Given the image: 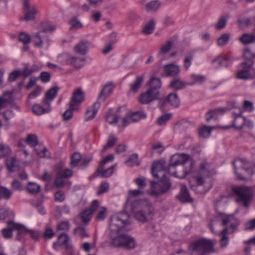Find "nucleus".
Listing matches in <instances>:
<instances>
[{
	"instance_id": "obj_1",
	"label": "nucleus",
	"mask_w": 255,
	"mask_h": 255,
	"mask_svg": "<svg viewBox=\"0 0 255 255\" xmlns=\"http://www.w3.org/2000/svg\"><path fill=\"white\" fill-rule=\"evenodd\" d=\"M129 210L135 219L142 223L151 221L155 215L153 207L147 200L134 201Z\"/></svg>"
},
{
	"instance_id": "obj_2",
	"label": "nucleus",
	"mask_w": 255,
	"mask_h": 255,
	"mask_svg": "<svg viewBox=\"0 0 255 255\" xmlns=\"http://www.w3.org/2000/svg\"><path fill=\"white\" fill-rule=\"evenodd\" d=\"M215 242L206 239H201L191 243L188 246L190 255H209L214 252Z\"/></svg>"
},
{
	"instance_id": "obj_3",
	"label": "nucleus",
	"mask_w": 255,
	"mask_h": 255,
	"mask_svg": "<svg viewBox=\"0 0 255 255\" xmlns=\"http://www.w3.org/2000/svg\"><path fill=\"white\" fill-rule=\"evenodd\" d=\"M129 216L126 212H121L112 215L111 217L110 228L114 232L129 231Z\"/></svg>"
},
{
	"instance_id": "obj_4",
	"label": "nucleus",
	"mask_w": 255,
	"mask_h": 255,
	"mask_svg": "<svg viewBox=\"0 0 255 255\" xmlns=\"http://www.w3.org/2000/svg\"><path fill=\"white\" fill-rule=\"evenodd\" d=\"M222 224L226 228L220 233L221 244L225 247L228 244V237L227 236L228 231L232 230L233 232L239 225L240 222L233 214L227 215L223 214L221 216Z\"/></svg>"
},
{
	"instance_id": "obj_5",
	"label": "nucleus",
	"mask_w": 255,
	"mask_h": 255,
	"mask_svg": "<svg viewBox=\"0 0 255 255\" xmlns=\"http://www.w3.org/2000/svg\"><path fill=\"white\" fill-rule=\"evenodd\" d=\"M233 192L237 195V201L248 207L254 195L252 187L247 186L234 187Z\"/></svg>"
},
{
	"instance_id": "obj_6",
	"label": "nucleus",
	"mask_w": 255,
	"mask_h": 255,
	"mask_svg": "<svg viewBox=\"0 0 255 255\" xmlns=\"http://www.w3.org/2000/svg\"><path fill=\"white\" fill-rule=\"evenodd\" d=\"M233 164L235 172L239 180H244L245 178L239 173L238 167H241L249 175H252L254 173L255 164L249 161L246 158H237L233 161Z\"/></svg>"
},
{
	"instance_id": "obj_7",
	"label": "nucleus",
	"mask_w": 255,
	"mask_h": 255,
	"mask_svg": "<svg viewBox=\"0 0 255 255\" xmlns=\"http://www.w3.org/2000/svg\"><path fill=\"white\" fill-rule=\"evenodd\" d=\"M245 58L246 61L242 63L243 69L237 73V76L239 79L243 80L254 79L255 78V68L253 66L255 58Z\"/></svg>"
},
{
	"instance_id": "obj_8",
	"label": "nucleus",
	"mask_w": 255,
	"mask_h": 255,
	"mask_svg": "<svg viewBox=\"0 0 255 255\" xmlns=\"http://www.w3.org/2000/svg\"><path fill=\"white\" fill-rule=\"evenodd\" d=\"M111 244L115 247H121L127 250L133 249L136 246L134 239L126 234L119 235L113 238Z\"/></svg>"
},
{
	"instance_id": "obj_9",
	"label": "nucleus",
	"mask_w": 255,
	"mask_h": 255,
	"mask_svg": "<svg viewBox=\"0 0 255 255\" xmlns=\"http://www.w3.org/2000/svg\"><path fill=\"white\" fill-rule=\"evenodd\" d=\"M14 230H17V236L16 239L20 241L22 239V236L26 231V228L19 224L14 223L13 221H9L7 222V228L2 230L1 232L4 238H10L12 236V231Z\"/></svg>"
},
{
	"instance_id": "obj_10",
	"label": "nucleus",
	"mask_w": 255,
	"mask_h": 255,
	"mask_svg": "<svg viewBox=\"0 0 255 255\" xmlns=\"http://www.w3.org/2000/svg\"><path fill=\"white\" fill-rule=\"evenodd\" d=\"M158 182H151V189L149 194L151 196H158L169 189L171 184L167 177L160 178Z\"/></svg>"
},
{
	"instance_id": "obj_11",
	"label": "nucleus",
	"mask_w": 255,
	"mask_h": 255,
	"mask_svg": "<svg viewBox=\"0 0 255 255\" xmlns=\"http://www.w3.org/2000/svg\"><path fill=\"white\" fill-rule=\"evenodd\" d=\"M23 12L24 16L20 17V20L29 21L35 19L36 15L38 13L37 7L34 5H31L29 0H23Z\"/></svg>"
},
{
	"instance_id": "obj_12",
	"label": "nucleus",
	"mask_w": 255,
	"mask_h": 255,
	"mask_svg": "<svg viewBox=\"0 0 255 255\" xmlns=\"http://www.w3.org/2000/svg\"><path fill=\"white\" fill-rule=\"evenodd\" d=\"M195 165V162H190V164L188 165L175 166L171 169V171H170V168H168V173L173 175L175 177L183 179L191 172Z\"/></svg>"
},
{
	"instance_id": "obj_13",
	"label": "nucleus",
	"mask_w": 255,
	"mask_h": 255,
	"mask_svg": "<svg viewBox=\"0 0 255 255\" xmlns=\"http://www.w3.org/2000/svg\"><path fill=\"white\" fill-rule=\"evenodd\" d=\"M190 162H195L189 156L186 154H175L173 155L170 161L168 168H170V171L173 167L181 165H188L190 164Z\"/></svg>"
},
{
	"instance_id": "obj_14",
	"label": "nucleus",
	"mask_w": 255,
	"mask_h": 255,
	"mask_svg": "<svg viewBox=\"0 0 255 255\" xmlns=\"http://www.w3.org/2000/svg\"><path fill=\"white\" fill-rule=\"evenodd\" d=\"M152 173L154 177H167L166 175L168 173V168H166L165 162L163 160H160L153 162L152 167Z\"/></svg>"
},
{
	"instance_id": "obj_15",
	"label": "nucleus",
	"mask_w": 255,
	"mask_h": 255,
	"mask_svg": "<svg viewBox=\"0 0 255 255\" xmlns=\"http://www.w3.org/2000/svg\"><path fill=\"white\" fill-rule=\"evenodd\" d=\"M32 38L36 47L41 48L45 45L46 47H48L50 44L49 37L44 31H40L35 33L33 34Z\"/></svg>"
},
{
	"instance_id": "obj_16",
	"label": "nucleus",
	"mask_w": 255,
	"mask_h": 255,
	"mask_svg": "<svg viewBox=\"0 0 255 255\" xmlns=\"http://www.w3.org/2000/svg\"><path fill=\"white\" fill-rule=\"evenodd\" d=\"M84 100V94L83 90L78 88L74 90L69 103V106L73 110H78L79 106Z\"/></svg>"
},
{
	"instance_id": "obj_17",
	"label": "nucleus",
	"mask_w": 255,
	"mask_h": 255,
	"mask_svg": "<svg viewBox=\"0 0 255 255\" xmlns=\"http://www.w3.org/2000/svg\"><path fill=\"white\" fill-rule=\"evenodd\" d=\"M160 92L159 91L148 89L145 92L141 94L139 101L142 104H147L158 99Z\"/></svg>"
},
{
	"instance_id": "obj_18",
	"label": "nucleus",
	"mask_w": 255,
	"mask_h": 255,
	"mask_svg": "<svg viewBox=\"0 0 255 255\" xmlns=\"http://www.w3.org/2000/svg\"><path fill=\"white\" fill-rule=\"evenodd\" d=\"M210 171L209 165L207 163H202L198 171V175L196 177L197 184L202 185L204 182V178L209 177Z\"/></svg>"
},
{
	"instance_id": "obj_19",
	"label": "nucleus",
	"mask_w": 255,
	"mask_h": 255,
	"mask_svg": "<svg viewBox=\"0 0 255 255\" xmlns=\"http://www.w3.org/2000/svg\"><path fill=\"white\" fill-rule=\"evenodd\" d=\"M246 123V118L242 116V112L237 115L235 117V119L233 121L232 126H228L227 127H222L220 128L224 129H228L231 128H234L236 129L240 130L242 129L245 126Z\"/></svg>"
},
{
	"instance_id": "obj_20",
	"label": "nucleus",
	"mask_w": 255,
	"mask_h": 255,
	"mask_svg": "<svg viewBox=\"0 0 255 255\" xmlns=\"http://www.w3.org/2000/svg\"><path fill=\"white\" fill-rule=\"evenodd\" d=\"M64 246L65 249L68 246H72L71 240L67 234H61L58 237V242L53 244V248L56 250H58L59 247Z\"/></svg>"
},
{
	"instance_id": "obj_21",
	"label": "nucleus",
	"mask_w": 255,
	"mask_h": 255,
	"mask_svg": "<svg viewBox=\"0 0 255 255\" xmlns=\"http://www.w3.org/2000/svg\"><path fill=\"white\" fill-rule=\"evenodd\" d=\"M59 89V88L56 86L51 87L46 92L42 101L44 105L50 106L51 101L55 98Z\"/></svg>"
},
{
	"instance_id": "obj_22",
	"label": "nucleus",
	"mask_w": 255,
	"mask_h": 255,
	"mask_svg": "<svg viewBox=\"0 0 255 255\" xmlns=\"http://www.w3.org/2000/svg\"><path fill=\"white\" fill-rule=\"evenodd\" d=\"M143 192L140 189L130 190L128 193V198L125 206V209L128 210L130 208V205L133 204L135 201H133V199L142 195Z\"/></svg>"
},
{
	"instance_id": "obj_23",
	"label": "nucleus",
	"mask_w": 255,
	"mask_h": 255,
	"mask_svg": "<svg viewBox=\"0 0 255 255\" xmlns=\"http://www.w3.org/2000/svg\"><path fill=\"white\" fill-rule=\"evenodd\" d=\"M100 107V102L99 101H97L92 107L88 108L85 114V121H89L94 119L97 114Z\"/></svg>"
},
{
	"instance_id": "obj_24",
	"label": "nucleus",
	"mask_w": 255,
	"mask_h": 255,
	"mask_svg": "<svg viewBox=\"0 0 255 255\" xmlns=\"http://www.w3.org/2000/svg\"><path fill=\"white\" fill-rule=\"evenodd\" d=\"M177 198L182 202H192V198L190 197L188 190L186 186L184 185L181 186L180 192Z\"/></svg>"
},
{
	"instance_id": "obj_25",
	"label": "nucleus",
	"mask_w": 255,
	"mask_h": 255,
	"mask_svg": "<svg viewBox=\"0 0 255 255\" xmlns=\"http://www.w3.org/2000/svg\"><path fill=\"white\" fill-rule=\"evenodd\" d=\"M180 71V67L173 63L167 64L164 67V72L167 76H175L179 73Z\"/></svg>"
},
{
	"instance_id": "obj_26",
	"label": "nucleus",
	"mask_w": 255,
	"mask_h": 255,
	"mask_svg": "<svg viewBox=\"0 0 255 255\" xmlns=\"http://www.w3.org/2000/svg\"><path fill=\"white\" fill-rule=\"evenodd\" d=\"M116 167L117 165L114 164L109 168L105 169L104 166L102 167L100 166V168L97 169L96 174L97 176H100L104 178L110 177L114 172Z\"/></svg>"
},
{
	"instance_id": "obj_27",
	"label": "nucleus",
	"mask_w": 255,
	"mask_h": 255,
	"mask_svg": "<svg viewBox=\"0 0 255 255\" xmlns=\"http://www.w3.org/2000/svg\"><path fill=\"white\" fill-rule=\"evenodd\" d=\"M145 77V74L136 77L135 80L130 84V91L132 92H137L141 87Z\"/></svg>"
},
{
	"instance_id": "obj_28",
	"label": "nucleus",
	"mask_w": 255,
	"mask_h": 255,
	"mask_svg": "<svg viewBox=\"0 0 255 255\" xmlns=\"http://www.w3.org/2000/svg\"><path fill=\"white\" fill-rule=\"evenodd\" d=\"M113 90V86L112 84H107L106 85L102 90L101 91L99 96L98 97V101L99 102L100 101H104L108 95L110 94Z\"/></svg>"
},
{
	"instance_id": "obj_29",
	"label": "nucleus",
	"mask_w": 255,
	"mask_h": 255,
	"mask_svg": "<svg viewBox=\"0 0 255 255\" xmlns=\"http://www.w3.org/2000/svg\"><path fill=\"white\" fill-rule=\"evenodd\" d=\"M229 17L230 15L229 14L222 15L215 24V28L218 30L224 29L226 26Z\"/></svg>"
},
{
	"instance_id": "obj_30",
	"label": "nucleus",
	"mask_w": 255,
	"mask_h": 255,
	"mask_svg": "<svg viewBox=\"0 0 255 255\" xmlns=\"http://www.w3.org/2000/svg\"><path fill=\"white\" fill-rule=\"evenodd\" d=\"M160 6V2L158 0H153L146 3L144 8L148 12H154L156 11Z\"/></svg>"
},
{
	"instance_id": "obj_31",
	"label": "nucleus",
	"mask_w": 255,
	"mask_h": 255,
	"mask_svg": "<svg viewBox=\"0 0 255 255\" xmlns=\"http://www.w3.org/2000/svg\"><path fill=\"white\" fill-rule=\"evenodd\" d=\"M66 59L68 63L73 65L77 68L82 67L83 66V64L82 63L85 61V59L84 58H80L79 57H74L70 55H66Z\"/></svg>"
},
{
	"instance_id": "obj_32",
	"label": "nucleus",
	"mask_w": 255,
	"mask_h": 255,
	"mask_svg": "<svg viewBox=\"0 0 255 255\" xmlns=\"http://www.w3.org/2000/svg\"><path fill=\"white\" fill-rule=\"evenodd\" d=\"M88 45V41H82L75 46L74 51L82 55L85 54L87 52Z\"/></svg>"
},
{
	"instance_id": "obj_33",
	"label": "nucleus",
	"mask_w": 255,
	"mask_h": 255,
	"mask_svg": "<svg viewBox=\"0 0 255 255\" xmlns=\"http://www.w3.org/2000/svg\"><path fill=\"white\" fill-rule=\"evenodd\" d=\"M167 102L172 106L174 107H177L180 104V100L177 95L175 93H172L169 94L167 98Z\"/></svg>"
},
{
	"instance_id": "obj_34",
	"label": "nucleus",
	"mask_w": 255,
	"mask_h": 255,
	"mask_svg": "<svg viewBox=\"0 0 255 255\" xmlns=\"http://www.w3.org/2000/svg\"><path fill=\"white\" fill-rule=\"evenodd\" d=\"M239 40L244 44H249L255 42V34L244 33L239 37Z\"/></svg>"
},
{
	"instance_id": "obj_35",
	"label": "nucleus",
	"mask_w": 255,
	"mask_h": 255,
	"mask_svg": "<svg viewBox=\"0 0 255 255\" xmlns=\"http://www.w3.org/2000/svg\"><path fill=\"white\" fill-rule=\"evenodd\" d=\"M186 85H187V83L186 84L180 79H174L170 83V87L175 90L184 88Z\"/></svg>"
},
{
	"instance_id": "obj_36",
	"label": "nucleus",
	"mask_w": 255,
	"mask_h": 255,
	"mask_svg": "<svg viewBox=\"0 0 255 255\" xmlns=\"http://www.w3.org/2000/svg\"><path fill=\"white\" fill-rule=\"evenodd\" d=\"M190 78L192 80V82L187 83V85L191 86L196 84H201L204 82L206 80V77L204 75L191 74Z\"/></svg>"
},
{
	"instance_id": "obj_37",
	"label": "nucleus",
	"mask_w": 255,
	"mask_h": 255,
	"mask_svg": "<svg viewBox=\"0 0 255 255\" xmlns=\"http://www.w3.org/2000/svg\"><path fill=\"white\" fill-rule=\"evenodd\" d=\"M214 129H215V127H208L205 125L199 128V134L200 136L204 138H207L210 135Z\"/></svg>"
},
{
	"instance_id": "obj_38",
	"label": "nucleus",
	"mask_w": 255,
	"mask_h": 255,
	"mask_svg": "<svg viewBox=\"0 0 255 255\" xmlns=\"http://www.w3.org/2000/svg\"><path fill=\"white\" fill-rule=\"evenodd\" d=\"M45 108L42 106L36 104L33 106V112L36 115H41L44 113H49L51 111L50 106H46Z\"/></svg>"
},
{
	"instance_id": "obj_39",
	"label": "nucleus",
	"mask_w": 255,
	"mask_h": 255,
	"mask_svg": "<svg viewBox=\"0 0 255 255\" xmlns=\"http://www.w3.org/2000/svg\"><path fill=\"white\" fill-rule=\"evenodd\" d=\"M193 58L194 54L193 53L189 52L185 55L183 59V68L185 70H188L190 67L192 65Z\"/></svg>"
},
{
	"instance_id": "obj_40",
	"label": "nucleus",
	"mask_w": 255,
	"mask_h": 255,
	"mask_svg": "<svg viewBox=\"0 0 255 255\" xmlns=\"http://www.w3.org/2000/svg\"><path fill=\"white\" fill-rule=\"evenodd\" d=\"M149 89H152L153 90L159 91L161 87V82L159 78L156 77L151 78L149 82Z\"/></svg>"
},
{
	"instance_id": "obj_41",
	"label": "nucleus",
	"mask_w": 255,
	"mask_h": 255,
	"mask_svg": "<svg viewBox=\"0 0 255 255\" xmlns=\"http://www.w3.org/2000/svg\"><path fill=\"white\" fill-rule=\"evenodd\" d=\"M230 39V34L223 33L217 39V45L220 47L225 46L229 43Z\"/></svg>"
},
{
	"instance_id": "obj_42",
	"label": "nucleus",
	"mask_w": 255,
	"mask_h": 255,
	"mask_svg": "<svg viewBox=\"0 0 255 255\" xmlns=\"http://www.w3.org/2000/svg\"><path fill=\"white\" fill-rule=\"evenodd\" d=\"M6 166L8 170L10 172H14L18 169L17 161L13 157H11L7 159Z\"/></svg>"
},
{
	"instance_id": "obj_43",
	"label": "nucleus",
	"mask_w": 255,
	"mask_h": 255,
	"mask_svg": "<svg viewBox=\"0 0 255 255\" xmlns=\"http://www.w3.org/2000/svg\"><path fill=\"white\" fill-rule=\"evenodd\" d=\"M117 141V138L113 134H111L109 135L107 143L106 145H104L103 147L102 151L104 152H105L108 149L114 146V145L115 144V143Z\"/></svg>"
},
{
	"instance_id": "obj_44",
	"label": "nucleus",
	"mask_w": 255,
	"mask_h": 255,
	"mask_svg": "<svg viewBox=\"0 0 255 255\" xmlns=\"http://www.w3.org/2000/svg\"><path fill=\"white\" fill-rule=\"evenodd\" d=\"M173 45V42L171 40H168L166 43L162 45L158 55H164L168 53L171 49Z\"/></svg>"
},
{
	"instance_id": "obj_45",
	"label": "nucleus",
	"mask_w": 255,
	"mask_h": 255,
	"mask_svg": "<svg viewBox=\"0 0 255 255\" xmlns=\"http://www.w3.org/2000/svg\"><path fill=\"white\" fill-rule=\"evenodd\" d=\"M155 22L153 20H151L145 25L143 28L142 32L144 34H150L153 32Z\"/></svg>"
},
{
	"instance_id": "obj_46",
	"label": "nucleus",
	"mask_w": 255,
	"mask_h": 255,
	"mask_svg": "<svg viewBox=\"0 0 255 255\" xmlns=\"http://www.w3.org/2000/svg\"><path fill=\"white\" fill-rule=\"evenodd\" d=\"M11 195L12 192L9 189L3 186L0 187V198L7 200Z\"/></svg>"
},
{
	"instance_id": "obj_47",
	"label": "nucleus",
	"mask_w": 255,
	"mask_h": 255,
	"mask_svg": "<svg viewBox=\"0 0 255 255\" xmlns=\"http://www.w3.org/2000/svg\"><path fill=\"white\" fill-rule=\"evenodd\" d=\"M82 156L78 152H75L72 154L71 157L70 167L75 168L77 166L79 161L81 160Z\"/></svg>"
},
{
	"instance_id": "obj_48",
	"label": "nucleus",
	"mask_w": 255,
	"mask_h": 255,
	"mask_svg": "<svg viewBox=\"0 0 255 255\" xmlns=\"http://www.w3.org/2000/svg\"><path fill=\"white\" fill-rule=\"evenodd\" d=\"M27 190L30 193L35 194L39 192L40 186L35 182H29L27 185Z\"/></svg>"
},
{
	"instance_id": "obj_49",
	"label": "nucleus",
	"mask_w": 255,
	"mask_h": 255,
	"mask_svg": "<svg viewBox=\"0 0 255 255\" xmlns=\"http://www.w3.org/2000/svg\"><path fill=\"white\" fill-rule=\"evenodd\" d=\"M18 40L22 42L24 45H27L31 41V37L28 34L21 32L19 34Z\"/></svg>"
},
{
	"instance_id": "obj_50",
	"label": "nucleus",
	"mask_w": 255,
	"mask_h": 255,
	"mask_svg": "<svg viewBox=\"0 0 255 255\" xmlns=\"http://www.w3.org/2000/svg\"><path fill=\"white\" fill-rule=\"evenodd\" d=\"M25 142L31 146H35L38 144L37 136L35 134H28Z\"/></svg>"
},
{
	"instance_id": "obj_51",
	"label": "nucleus",
	"mask_w": 255,
	"mask_h": 255,
	"mask_svg": "<svg viewBox=\"0 0 255 255\" xmlns=\"http://www.w3.org/2000/svg\"><path fill=\"white\" fill-rule=\"evenodd\" d=\"M126 164L130 167H132L134 165H138L139 163L137 160V154H133L131 155L129 159L126 161Z\"/></svg>"
},
{
	"instance_id": "obj_52",
	"label": "nucleus",
	"mask_w": 255,
	"mask_h": 255,
	"mask_svg": "<svg viewBox=\"0 0 255 255\" xmlns=\"http://www.w3.org/2000/svg\"><path fill=\"white\" fill-rule=\"evenodd\" d=\"M92 214V212L88 209L83 211L80 214V218L82 221L85 223L88 222L91 219Z\"/></svg>"
},
{
	"instance_id": "obj_53",
	"label": "nucleus",
	"mask_w": 255,
	"mask_h": 255,
	"mask_svg": "<svg viewBox=\"0 0 255 255\" xmlns=\"http://www.w3.org/2000/svg\"><path fill=\"white\" fill-rule=\"evenodd\" d=\"M132 123H135L139 121L141 118L146 117V115L142 112H136L129 116Z\"/></svg>"
},
{
	"instance_id": "obj_54",
	"label": "nucleus",
	"mask_w": 255,
	"mask_h": 255,
	"mask_svg": "<svg viewBox=\"0 0 255 255\" xmlns=\"http://www.w3.org/2000/svg\"><path fill=\"white\" fill-rule=\"evenodd\" d=\"M10 153V149L6 144H0V158L7 156Z\"/></svg>"
},
{
	"instance_id": "obj_55",
	"label": "nucleus",
	"mask_w": 255,
	"mask_h": 255,
	"mask_svg": "<svg viewBox=\"0 0 255 255\" xmlns=\"http://www.w3.org/2000/svg\"><path fill=\"white\" fill-rule=\"evenodd\" d=\"M1 99H3L5 102L7 104H10L13 101V98L12 93L9 92H6L0 96Z\"/></svg>"
},
{
	"instance_id": "obj_56",
	"label": "nucleus",
	"mask_w": 255,
	"mask_h": 255,
	"mask_svg": "<svg viewBox=\"0 0 255 255\" xmlns=\"http://www.w3.org/2000/svg\"><path fill=\"white\" fill-rule=\"evenodd\" d=\"M74 233L82 238L88 237V234L87 233L85 228L82 227L76 228L74 230Z\"/></svg>"
},
{
	"instance_id": "obj_57",
	"label": "nucleus",
	"mask_w": 255,
	"mask_h": 255,
	"mask_svg": "<svg viewBox=\"0 0 255 255\" xmlns=\"http://www.w3.org/2000/svg\"><path fill=\"white\" fill-rule=\"evenodd\" d=\"M71 25V29H78L81 28L83 26L81 22L76 18H72L70 20Z\"/></svg>"
},
{
	"instance_id": "obj_58",
	"label": "nucleus",
	"mask_w": 255,
	"mask_h": 255,
	"mask_svg": "<svg viewBox=\"0 0 255 255\" xmlns=\"http://www.w3.org/2000/svg\"><path fill=\"white\" fill-rule=\"evenodd\" d=\"M106 120L110 124H116L118 123L119 117L114 114L108 113L106 117Z\"/></svg>"
},
{
	"instance_id": "obj_59",
	"label": "nucleus",
	"mask_w": 255,
	"mask_h": 255,
	"mask_svg": "<svg viewBox=\"0 0 255 255\" xmlns=\"http://www.w3.org/2000/svg\"><path fill=\"white\" fill-rule=\"evenodd\" d=\"M57 228L58 230L66 232L70 228V224L68 221H62L57 225Z\"/></svg>"
},
{
	"instance_id": "obj_60",
	"label": "nucleus",
	"mask_w": 255,
	"mask_h": 255,
	"mask_svg": "<svg viewBox=\"0 0 255 255\" xmlns=\"http://www.w3.org/2000/svg\"><path fill=\"white\" fill-rule=\"evenodd\" d=\"M171 114L163 115L157 119V124L160 126L163 125L171 118Z\"/></svg>"
},
{
	"instance_id": "obj_61",
	"label": "nucleus",
	"mask_w": 255,
	"mask_h": 255,
	"mask_svg": "<svg viewBox=\"0 0 255 255\" xmlns=\"http://www.w3.org/2000/svg\"><path fill=\"white\" fill-rule=\"evenodd\" d=\"M226 60V57L224 55H219L212 60V63L215 64V66L216 68H218V67L222 66L223 62Z\"/></svg>"
},
{
	"instance_id": "obj_62",
	"label": "nucleus",
	"mask_w": 255,
	"mask_h": 255,
	"mask_svg": "<svg viewBox=\"0 0 255 255\" xmlns=\"http://www.w3.org/2000/svg\"><path fill=\"white\" fill-rule=\"evenodd\" d=\"M78 110H73L70 108L67 109L62 115L63 119L64 121H68L72 119L73 117V112L77 111Z\"/></svg>"
},
{
	"instance_id": "obj_63",
	"label": "nucleus",
	"mask_w": 255,
	"mask_h": 255,
	"mask_svg": "<svg viewBox=\"0 0 255 255\" xmlns=\"http://www.w3.org/2000/svg\"><path fill=\"white\" fill-rule=\"evenodd\" d=\"M54 199L56 201L62 202L65 199V196L62 190H58L54 194Z\"/></svg>"
},
{
	"instance_id": "obj_64",
	"label": "nucleus",
	"mask_w": 255,
	"mask_h": 255,
	"mask_svg": "<svg viewBox=\"0 0 255 255\" xmlns=\"http://www.w3.org/2000/svg\"><path fill=\"white\" fill-rule=\"evenodd\" d=\"M217 110H211L206 114V120L209 122L212 119L216 120L217 119Z\"/></svg>"
}]
</instances>
